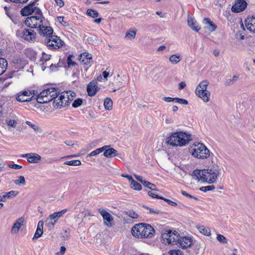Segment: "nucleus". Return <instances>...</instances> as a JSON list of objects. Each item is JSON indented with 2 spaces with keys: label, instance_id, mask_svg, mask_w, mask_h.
Returning <instances> with one entry per match:
<instances>
[{
  "label": "nucleus",
  "instance_id": "1",
  "mask_svg": "<svg viewBox=\"0 0 255 255\" xmlns=\"http://www.w3.org/2000/svg\"><path fill=\"white\" fill-rule=\"evenodd\" d=\"M221 169L216 164L208 168L203 170L196 169L193 171V178L198 182H205L208 184L215 183L221 174Z\"/></svg>",
  "mask_w": 255,
  "mask_h": 255
},
{
  "label": "nucleus",
  "instance_id": "2",
  "mask_svg": "<svg viewBox=\"0 0 255 255\" xmlns=\"http://www.w3.org/2000/svg\"><path fill=\"white\" fill-rule=\"evenodd\" d=\"M189 152L195 158L206 159L210 156V151L206 145L201 142H196L190 145Z\"/></svg>",
  "mask_w": 255,
  "mask_h": 255
},
{
  "label": "nucleus",
  "instance_id": "3",
  "mask_svg": "<svg viewBox=\"0 0 255 255\" xmlns=\"http://www.w3.org/2000/svg\"><path fill=\"white\" fill-rule=\"evenodd\" d=\"M167 143L172 146H182L187 144L191 140V136L183 132H177L167 138Z\"/></svg>",
  "mask_w": 255,
  "mask_h": 255
},
{
  "label": "nucleus",
  "instance_id": "4",
  "mask_svg": "<svg viewBox=\"0 0 255 255\" xmlns=\"http://www.w3.org/2000/svg\"><path fill=\"white\" fill-rule=\"evenodd\" d=\"M59 93V89L57 88L51 87L43 90L37 96V101L39 103L43 104L48 103L55 98H57V94Z\"/></svg>",
  "mask_w": 255,
  "mask_h": 255
},
{
  "label": "nucleus",
  "instance_id": "5",
  "mask_svg": "<svg viewBox=\"0 0 255 255\" xmlns=\"http://www.w3.org/2000/svg\"><path fill=\"white\" fill-rule=\"evenodd\" d=\"M209 84L208 80H203L197 85L195 90L196 95L206 103L209 101L211 95L210 91L207 90Z\"/></svg>",
  "mask_w": 255,
  "mask_h": 255
},
{
  "label": "nucleus",
  "instance_id": "6",
  "mask_svg": "<svg viewBox=\"0 0 255 255\" xmlns=\"http://www.w3.org/2000/svg\"><path fill=\"white\" fill-rule=\"evenodd\" d=\"M179 234L176 231L165 228L161 233V238L163 243L165 244H177L179 240Z\"/></svg>",
  "mask_w": 255,
  "mask_h": 255
},
{
  "label": "nucleus",
  "instance_id": "7",
  "mask_svg": "<svg viewBox=\"0 0 255 255\" xmlns=\"http://www.w3.org/2000/svg\"><path fill=\"white\" fill-rule=\"evenodd\" d=\"M43 16H31L27 17L25 21V24L29 27L31 28H39L40 26L43 25Z\"/></svg>",
  "mask_w": 255,
  "mask_h": 255
},
{
  "label": "nucleus",
  "instance_id": "8",
  "mask_svg": "<svg viewBox=\"0 0 255 255\" xmlns=\"http://www.w3.org/2000/svg\"><path fill=\"white\" fill-rule=\"evenodd\" d=\"M46 45L50 49H57L61 47L64 42L56 35H51L45 40Z\"/></svg>",
  "mask_w": 255,
  "mask_h": 255
},
{
  "label": "nucleus",
  "instance_id": "9",
  "mask_svg": "<svg viewBox=\"0 0 255 255\" xmlns=\"http://www.w3.org/2000/svg\"><path fill=\"white\" fill-rule=\"evenodd\" d=\"M66 92L60 93L57 94V98H55L53 101V106L56 109H61L69 104V100L67 99Z\"/></svg>",
  "mask_w": 255,
  "mask_h": 255
},
{
  "label": "nucleus",
  "instance_id": "10",
  "mask_svg": "<svg viewBox=\"0 0 255 255\" xmlns=\"http://www.w3.org/2000/svg\"><path fill=\"white\" fill-rule=\"evenodd\" d=\"M37 94L35 93L34 91H31L29 90H24L19 92L16 95V99L17 101L21 102H29L32 100V98Z\"/></svg>",
  "mask_w": 255,
  "mask_h": 255
},
{
  "label": "nucleus",
  "instance_id": "11",
  "mask_svg": "<svg viewBox=\"0 0 255 255\" xmlns=\"http://www.w3.org/2000/svg\"><path fill=\"white\" fill-rule=\"evenodd\" d=\"M67 209H64L60 211L54 212V213L50 215L47 221L50 220L47 224L49 227L53 228L55 223L58 221L59 219L66 212Z\"/></svg>",
  "mask_w": 255,
  "mask_h": 255
},
{
  "label": "nucleus",
  "instance_id": "12",
  "mask_svg": "<svg viewBox=\"0 0 255 255\" xmlns=\"http://www.w3.org/2000/svg\"><path fill=\"white\" fill-rule=\"evenodd\" d=\"M247 6V2L245 0H236L232 7V10L235 12L243 11Z\"/></svg>",
  "mask_w": 255,
  "mask_h": 255
},
{
  "label": "nucleus",
  "instance_id": "13",
  "mask_svg": "<svg viewBox=\"0 0 255 255\" xmlns=\"http://www.w3.org/2000/svg\"><path fill=\"white\" fill-rule=\"evenodd\" d=\"M21 157L26 158L30 163H37L41 159V156L36 153L23 154L21 155Z\"/></svg>",
  "mask_w": 255,
  "mask_h": 255
},
{
  "label": "nucleus",
  "instance_id": "14",
  "mask_svg": "<svg viewBox=\"0 0 255 255\" xmlns=\"http://www.w3.org/2000/svg\"><path fill=\"white\" fill-rule=\"evenodd\" d=\"M143 223H138L135 224L131 229V233L132 235L137 238H142L143 228Z\"/></svg>",
  "mask_w": 255,
  "mask_h": 255
},
{
  "label": "nucleus",
  "instance_id": "15",
  "mask_svg": "<svg viewBox=\"0 0 255 255\" xmlns=\"http://www.w3.org/2000/svg\"><path fill=\"white\" fill-rule=\"evenodd\" d=\"M143 228L142 238H151L155 234L154 228L149 224L143 223Z\"/></svg>",
  "mask_w": 255,
  "mask_h": 255
},
{
  "label": "nucleus",
  "instance_id": "16",
  "mask_svg": "<svg viewBox=\"0 0 255 255\" xmlns=\"http://www.w3.org/2000/svg\"><path fill=\"white\" fill-rule=\"evenodd\" d=\"M192 244V240L191 238L188 237H180L179 236V240L177 242V244L183 249H186L191 246Z\"/></svg>",
  "mask_w": 255,
  "mask_h": 255
},
{
  "label": "nucleus",
  "instance_id": "17",
  "mask_svg": "<svg viewBox=\"0 0 255 255\" xmlns=\"http://www.w3.org/2000/svg\"><path fill=\"white\" fill-rule=\"evenodd\" d=\"M99 90L100 88L98 87L97 81H91L87 87L88 95L91 97L95 96Z\"/></svg>",
  "mask_w": 255,
  "mask_h": 255
},
{
  "label": "nucleus",
  "instance_id": "18",
  "mask_svg": "<svg viewBox=\"0 0 255 255\" xmlns=\"http://www.w3.org/2000/svg\"><path fill=\"white\" fill-rule=\"evenodd\" d=\"M245 24L247 29L250 31L255 33V17L248 16L245 20Z\"/></svg>",
  "mask_w": 255,
  "mask_h": 255
},
{
  "label": "nucleus",
  "instance_id": "19",
  "mask_svg": "<svg viewBox=\"0 0 255 255\" xmlns=\"http://www.w3.org/2000/svg\"><path fill=\"white\" fill-rule=\"evenodd\" d=\"M36 34L33 30L24 29L22 31V38L28 41H33L35 39Z\"/></svg>",
  "mask_w": 255,
  "mask_h": 255
},
{
  "label": "nucleus",
  "instance_id": "20",
  "mask_svg": "<svg viewBox=\"0 0 255 255\" xmlns=\"http://www.w3.org/2000/svg\"><path fill=\"white\" fill-rule=\"evenodd\" d=\"M35 2H31L25 6L21 10V14L23 16H27L31 14L34 12Z\"/></svg>",
  "mask_w": 255,
  "mask_h": 255
},
{
  "label": "nucleus",
  "instance_id": "21",
  "mask_svg": "<svg viewBox=\"0 0 255 255\" xmlns=\"http://www.w3.org/2000/svg\"><path fill=\"white\" fill-rule=\"evenodd\" d=\"M98 211L103 217V219L105 221V223L107 226L111 225V222L113 220L112 215L103 209L100 208Z\"/></svg>",
  "mask_w": 255,
  "mask_h": 255
},
{
  "label": "nucleus",
  "instance_id": "22",
  "mask_svg": "<svg viewBox=\"0 0 255 255\" xmlns=\"http://www.w3.org/2000/svg\"><path fill=\"white\" fill-rule=\"evenodd\" d=\"M39 28V33L41 35L48 37L53 34V30L51 27L42 25Z\"/></svg>",
  "mask_w": 255,
  "mask_h": 255
},
{
  "label": "nucleus",
  "instance_id": "23",
  "mask_svg": "<svg viewBox=\"0 0 255 255\" xmlns=\"http://www.w3.org/2000/svg\"><path fill=\"white\" fill-rule=\"evenodd\" d=\"M162 100L167 103L170 102H175L176 103H179L183 105H187L188 104V101L185 99H180L179 98H171L169 97H164L163 98Z\"/></svg>",
  "mask_w": 255,
  "mask_h": 255
},
{
  "label": "nucleus",
  "instance_id": "24",
  "mask_svg": "<svg viewBox=\"0 0 255 255\" xmlns=\"http://www.w3.org/2000/svg\"><path fill=\"white\" fill-rule=\"evenodd\" d=\"M43 225L44 222L43 221H39L38 222L37 229L33 236V240L37 239L42 235L43 233Z\"/></svg>",
  "mask_w": 255,
  "mask_h": 255
},
{
  "label": "nucleus",
  "instance_id": "25",
  "mask_svg": "<svg viewBox=\"0 0 255 255\" xmlns=\"http://www.w3.org/2000/svg\"><path fill=\"white\" fill-rule=\"evenodd\" d=\"M23 222L24 220L22 218L18 219L14 223L11 230V233L12 234L17 233L20 228L23 225Z\"/></svg>",
  "mask_w": 255,
  "mask_h": 255
},
{
  "label": "nucleus",
  "instance_id": "26",
  "mask_svg": "<svg viewBox=\"0 0 255 255\" xmlns=\"http://www.w3.org/2000/svg\"><path fill=\"white\" fill-rule=\"evenodd\" d=\"M109 147H107L104 150V156L107 158H111L117 156L118 154V151L114 148Z\"/></svg>",
  "mask_w": 255,
  "mask_h": 255
},
{
  "label": "nucleus",
  "instance_id": "27",
  "mask_svg": "<svg viewBox=\"0 0 255 255\" xmlns=\"http://www.w3.org/2000/svg\"><path fill=\"white\" fill-rule=\"evenodd\" d=\"M188 25L193 30L198 32L200 29V27L198 25L196 21L191 17H188Z\"/></svg>",
  "mask_w": 255,
  "mask_h": 255
},
{
  "label": "nucleus",
  "instance_id": "28",
  "mask_svg": "<svg viewBox=\"0 0 255 255\" xmlns=\"http://www.w3.org/2000/svg\"><path fill=\"white\" fill-rule=\"evenodd\" d=\"M80 60L85 65H88L92 61V55L88 53H83L80 56Z\"/></svg>",
  "mask_w": 255,
  "mask_h": 255
},
{
  "label": "nucleus",
  "instance_id": "29",
  "mask_svg": "<svg viewBox=\"0 0 255 255\" xmlns=\"http://www.w3.org/2000/svg\"><path fill=\"white\" fill-rule=\"evenodd\" d=\"M86 41L89 44L92 45L98 44L100 42V40L98 39L97 36L95 35H91L88 36Z\"/></svg>",
  "mask_w": 255,
  "mask_h": 255
},
{
  "label": "nucleus",
  "instance_id": "30",
  "mask_svg": "<svg viewBox=\"0 0 255 255\" xmlns=\"http://www.w3.org/2000/svg\"><path fill=\"white\" fill-rule=\"evenodd\" d=\"M7 67V62L4 58H0V76L6 70Z\"/></svg>",
  "mask_w": 255,
  "mask_h": 255
},
{
  "label": "nucleus",
  "instance_id": "31",
  "mask_svg": "<svg viewBox=\"0 0 255 255\" xmlns=\"http://www.w3.org/2000/svg\"><path fill=\"white\" fill-rule=\"evenodd\" d=\"M110 147V145H105L102 147L97 148L96 149L93 150L91 153H90L88 155V156L91 157L93 156H96V155L100 154V153L102 152L103 151H104V150L106 149V148H107V147Z\"/></svg>",
  "mask_w": 255,
  "mask_h": 255
},
{
  "label": "nucleus",
  "instance_id": "32",
  "mask_svg": "<svg viewBox=\"0 0 255 255\" xmlns=\"http://www.w3.org/2000/svg\"><path fill=\"white\" fill-rule=\"evenodd\" d=\"M181 58L182 57L180 55L174 54L169 57V60L172 64H176L180 62Z\"/></svg>",
  "mask_w": 255,
  "mask_h": 255
},
{
  "label": "nucleus",
  "instance_id": "33",
  "mask_svg": "<svg viewBox=\"0 0 255 255\" xmlns=\"http://www.w3.org/2000/svg\"><path fill=\"white\" fill-rule=\"evenodd\" d=\"M203 21L205 23L209 24L208 29L210 31L213 32L217 28L216 25L209 18H205Z\"/></svg>",
  "mask_w": 255,
  "mask_h": 255
},
{
  "label": "nucleus",
  "instance_id": "34",
  "mask_svg": "<svg viewBox=\"0 0 255 255\" xmlns=\"http://www.w3.org/2000/svg\"><path fill=\"white\" fill-rule=\"evenodd\" d=\"M136 31L135 29H130L126 32L125 38L128 40L134 39L136 35Z\"/></svg>",
  "mask_w": 255,
  "mask_h": 255
},
{
  "label": "nucleus",
  "instance_id": "35",
  "mask_svg": "<svg viewBox=\"0 0 255 255\" xmlns=\"http://www.w3.org/2000/svg\"><path fill=\"white\" fill-rule=\"evenodd\" d=\"M199 231L204 235L209 236L211 234V231L209 228H206L203 226L198 227Z\"/></svg>",
  "mask_w": 255,
  "mask_h": 255
},
{
  "label": "nucleus",
  "instance_id": "36",
  "mask_svg": "<svg viewBox=\"0 0 255 255\" xmlns=\"http://www.w3.org/2000/svg\"><path fill=\"white\" fill-rule=\"evenodd\" d=\"M105 108L108 110H111L113 107V101L110 98H106L104 103Z\"/></svg>",
  "mask_w": 255,
  "mask_h": 255
},
{
  "label": "nucleus",
  "instance_id": "37",
  "mask_svg": "<svg viewBox=\"0 0 255 255\" xmlns=\"http://www.w3.org/2000/svg\"><path fill=\"white\" fill-rule=\"evenodd\" d=\"M87 14L93 18H96L99 16L98 12L93 9H88L87 10Z\"/></svg>",
  "mask_w": 255,
  "mask_h": 255
},
{
  "label": "nucleus",
  "instance_id": "38",
  "mask_svg": "<svg viewBox=\"0 0 255 255\" xmlns=\"http://www.w3.org/2000/svg\"><path fill=\"white\" fill-rule=\"evenodd\" d=\"M131 188L136 190H140L142 189L141 185L137 182L133 180L130 183Z\"/></svg>",
  "mask_w": 255,
  "mask_h": 255
},
{
  "label": "nucleus",
  "instance_id": "39",
  "mask_svg": "<svg viewBox=\"0 0 255 255\" xmlns=\"http://www.w3.org/2000/svg\"><path fill=\"white\" fill-rule=\"evenodd\" d=\"M64 164L71 166H78L81 164V162L79 160H73L66 161Z\"/></svg>",
  "mask_w": 255,
  "mask_h": 255
},
{
  "label": "nucleus",
  "instance_id": "40",
  "mask_svg": "<svg viewBox=\"0 0 255 255\" xmlns=\"http://www.w3.org/2000/svg\"><path fill=\"white\" fill-rule=\"evenodd\" d=\"M25 124L32 128L35 132H40V128L37 125L33 124L29 121H26Z\"/></svg>",
  "mask_w": 255,
  "mask_h": 255
},
{
  "label": "nucleus",
  "instance_id": "41",
  "mask_svg": "<svg viewBox=\"0 0 255 255\" xmlns=\"http://www.w3.org/2000/svg\"><path fill=\"white\" fill-rule=\"evenodd\" d=\"M14 183L18 186L20 185H25L26 184V182L25 180V178L24 176H20L19 177V179L16 180L14 181Z\"/></svg>",
  "mask_w": 255,
  "mask_h": 255
},
{
  "label": "nucleus",
  "instance_id": "42",
  "mask_svg": "<svg viewBox=\"0 0 255 255\" xmlns=\"http://www.w3.org/2000/svg\"><path fill=\"white\" fill-rule=\"evenodd\" d=\"M64 92H66L67 93L66 95L67 99L69 100V102L70 101L73 100L74 97H76V93L73 91H65Z\"/></svg>",
  "mask_w": 255,
  "mask_h": 255
},
{
  "label": "nucleus",
  "instance_id": "43",
  "mask_svg": "<svg viewBox=\"0 0 255 255\" xmlns=\"http://www.w3.org/2000/svg\"><path fill=\"white\" fill-rule=\"evenodd\" d=\"M217 240L221 243L227 244L228 243L227 239L222 235L217 234Z\"/></svg>",
  "mask_w": 255,
  "mask_h": 255
},
{
  "label": "nucleus",
  "instance_id": "44",
  "mask_svg": "<svg viewBox=\"0 0 255 255\" xmlns=\"http://www.w3.org/2000/svg\"><path fill=\"white\" fill-rule=\"evenodd\" d=\"M215 189V187L214 185H209L207 186H203L200 188V190L203 192H207L208 191L213 190Z\"/></svg>",
  "mask_w": 255,
  "mask_h": 255
},
{
  "label": "nucleus",
  "instance_id": "45",
  "mask_svg": "<svg viewBox=\"0 0 255 255\" xmlns=\"http://www.w3.org/2000/svg\"><path fill=\"white\" fill-rule=\"evenodd\" d=\"M17 194L18 192L13 190L4 193L6 198H12L13 197H15L17 195Z\"/></svg>",
  "mask_w": 255,
  "mask_h": 255
},
{
  "label": "nucleus",
  "instance_id": "46",
  "mask_svg": "<svg viewBox=\"0 0 255 255\" xmlns=\"http://www.w3.org/2000/svg\"><path fill=\"white\" fill-rule=\"evenodd\" d=\"M146 187L151 189L152 191H156V187L155 185L148 181H146V182H144V185Z\"/></svg>",
  "mask_w": 255,
  "mask_h": 255
},
{
  "label": "nucleus",
  "instance_id": "47",
  "mask_svg": "<svg viewBox=\"0 0 255 255\" xmlns=\"http://www.w3.org/2000/svg\"><path fill=\"white\" fill-rule=\"evenodd\" d=\"M82 100L81 99L78 98L73 102L72 104V107L75 108H78L82 105Z\"/></svg>",
  "mask_w": 255,
  "mask_h": 255
},
{
  "label": "nucleus",
  "instance_id": "48",
  "mask_svg": "<svg viewBox=\"0 0 255 255\" xmlns=\"http://www.w3.org/2000/svg\"><path fill=\"white\" fill-rule=\"evenodd\" d=\"M147 210H149L150 213H153L155 214H162L163 212L159 210H154L151 208L145 207L144 206Z\"/></svg>",
  "mask_w": 255,
  "mask_h": 255
},
{
  "label": "nucleus",
  "instance_id": "49",
  "mask_svg": "<svg viewBox=\"0 0 255 255\" xmlns=\"http://www.w3.org/2000/svg\"><path fill=\"white\" fill-rule=\"evenodd\" d=\"M127 214L132 218H137L138 217L137 214L133 210H130L127 212Z\"/></svg>",
  "mask_w": 255,
  "mask_h": 255
},
{
  "label": "nucleus",
  "instance_id": "50",
  "mask_svg": "<svg viewBox=\"0 0 255 255\" xmlns=\"http://www.w3.org/2000/svg\"><path fill=\"white\" fill-rule=\"evenodd\" d=\"M5 122H6V123L7 125V126H8L9 127H12L13 128L16 127V125L17 124L16 121L14 120H6Z\"/></svg>",
  "mask_w": 255,
  "mask_h": 255
},
{
  "label": "nucleus",
  "instance_id": "51",
  "mask_svg": "<svg viewBox=\"0 0 255 255\" xmlns=\"http://www.w3.org/2000/svg\"><path fill=\"white\" fill-rule=\"evenodd\" d=\"M58 21L64 26L68 25L67 22L64 20V17L59 16L57 17Z\"/></svg>",
  "mask_w": 255,
  "mask_h": 255
},
{
  "label": "nucleus",
  "instance_id": "52",
  "mask_svg": "<svg viewBox=\"0 0 255 255\" xmlns=\"http://www.w3.org/2000/svg\"><path fill=\"white\" fill-rule=\"evenodd\" d=\"M170 255H182V251L180 250H175L169 252Z\"/></svg>",
  "mask_w": 255,
  "mask_h": 255
},
{
  "label": "nucleus",
  "instance_id": "53",
  "mask_svg": "<svg viewBox=\"0 0 255 255\" xmlns=\"http://www.w3.org/2000/svg\"><path fill=\"white\" fill-rule=\"evenodd\" d=\"M148 195L152 197V198H157V199H163V197H160L158 195H157V194L153 193L152 191H149L148 192Z\"/></svg>",
  "mask_w": 255,
  "mask_h": 255
},
{
  "label": "nucleus",
  "instance_id": "54",
  "mask_svg": "<svg viewBox=\"0 0 255 255\" xmlns=\"http://www.w3.org/2000/svg\"><path fill=\"white\" fill-rule=\"evenodd\" d=\"M51 55L49 54H47L45 53H42V56L41 57V60L44 61L45 62L48 61L50 59Z\"/></svg>",
  "mask_w": 255,
  "mask_h": 255
},
{
  "label": "nucleus",
  "instance_id": "55",
  "mask_svg": "<svg viewBox=\"0 0 255 255\" xmlns=\"http://www.w3.org/2000/svg\"><path fill=\"white\" fill-rule=\"evenodd\" d=\"M134 176L136 179L137 180H138L139 182L142 183L143 185H144V182H146L147 181L143 180V177L141 176L134 174Z\"/></svg>",
  "mask_w": 255,
  "mask_h": 255
},
{
  "label": "nucleus",
  "instance_id": "56",
  "mask_svg": "<svg viewBox=\"0 0 255 255\" xmlns=\"http://www.w3.org/2000/svg\"><path fill=\"white\" fill-rule=\"evenodd\" d=\"M162 200H163L164 201L166 202L169 205L173 206H176L177 205L176 202H173V201H172L169 199H168L163 198V199H162Z\"/></svg>",
  "mask_w": 255,
  "mask_h": 255
},
{
  "label": "nucleus",
  "instance_id": "57",
  "mask_svg": "<svg viewBox=\"0 0 255 255\" xmlns=\"http://www.w3.org/2000/svg\"><path fill=\"white\" fill-rule=\"evenodd\" d=\"M66 248L64 246H61L60 248V251L55 254V255H63L66 251Z\"/></svg>",
  "mask_w": 255,
  "mask_h": 255
},
{
  "label": "nucleus",
  "instance_id": "58",
  "mask_svg": "<svg viewBox=\"0 0 255 255\" xmlns=\"http://www.w3.org/2000/svg\"><path fill=\"white\" fill-rule=\"evenodd\" d=\"M67 63L69 66H74L76 65V62L73 61L71 59V56H69L67 59Z\"/></svg>",
  "mask_w": 255,
  "mask_h": 255
},
{
  "label": "nucleus",
  "instance_id": "59",
  "mask_svg": "<svg viewBox=\"0 0 255 255\" xmlns=\"http://www.w3.org/2000/svg\"><path fill=\"white\" fill-rule=\"evenodd\" d=\"M235 83L233 80L231 78L227 79L226 80L225 82V85L226 86H229L234 84Z\"/></svg>",
  "mask_w": 255,
  "mask_h": 255
},
{
  "label": "nucleus",
  "instance_id": "60",
  "mask_svg": "<svg viewBox=\"0 0 255 255\" xmlns=\"http://www.w3.org/2000/svg\"><path fill=\"white\" fill-rule=\"evenodd\" d=\"M34 12H35L34 16H39V15H40V16H43L41 10L39 8H37L36 6H35Z\"/></svg>",
  "mask_w": 255,
  "mask_h": 255
},
{
  "label": "nucleus",
  "instance_id": "61",
  "mask_svg": "<svg viewBox=\"0 0 255 255\" xmlns=\"http://www.w3.org/2000/svg\"><path fill=\"white\" fill-rule=\"evenodd\" d=\"M181 194L182 195L187 197H189V198H193V199H195L196 200H197V198L190 195L189 194H188V193H187L185 191H181Z\"/></svg>",
  "mask_w": 255,
  "mask_h": 255
},
{
  "label": "nucleus",
  "instance_id": "62",
  "mask_svg": "<svg viewBox=\"0 0 255 255\" xmlns=\"http://www.w3.org/2000/svg\"><path fill=\"white\" fill-rule=\"evenodd\" d=\"M57 5L60 7H62L64 5V3L62 0H55Z\"/></svg>",
  "mask_w": 255,
  "mask_h": 255
},
{
  "label": "nucleus",
  "instance_id": "63",
  "mask_svg": "<svg viewBox=\"0 0 255 255\" xmlns=\"http://www.w3.org/2000/svg\"><path fill=\"white\" fill-rule=\"evenodd\" d=\"M9 167L15 169H19L22 168V166L17 164H12L9 165Z\"/></svg>",
  "mask_w": 255,
  "mask_h": 255
},
{
  "label": "nucleus",
  "instance_id": "64",
  "mask_svg": "<svg viewBox=\"0 0 255 255\" xmlns=\"http://www.w3.org/2000/svg\"><path fill=\"white\" fill-rule=\"evenodd\" d=\"M173 122V120L172 118L166 117L165 119V123L166 124H170Z\"/></svg>",
  "mask_w": 255,
  "mask_h": 255
}]
</instances>
